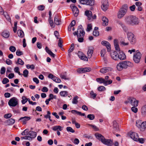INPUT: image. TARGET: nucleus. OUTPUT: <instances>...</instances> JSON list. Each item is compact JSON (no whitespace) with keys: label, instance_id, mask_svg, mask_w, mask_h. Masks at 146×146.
Masks as SVG:
<instances>
[{"label":"nucleus","instance_id":"2","mask_svg":"<svg viewBox=\"0 0 146 146\" xmlns=\"http://www.w3.org/2000/svg\"><path fill=\"white\" fill-rule=\"evenodd\" d=\"M95 136L98 139L105 145L109 146H112L113 145V140L105 139L101 134L96 133L95 134Z\"/></svg>","mask_w":146,"mask_h":146},{"label":"nucleus","instance_id":"11","mask_svg":"<svg viewBox=\"0 0 146 146\" xmlns=\"http://www.w3.org/2000/svg\"><path fill=\"white\" fill-rule=\"evenodd\" d=\"M91 69L90 68H81L77 70V72L79 73H85L90 72Z\"/></svg>","mask_w":146,"mask_h":146},{"label":"nucleus","instance_id":"18","mask_svg":"<svg viewBox=\"0 0 146 146\" xmlns=\"http://www.w3.org/2000/svg\"><path fill=\"white\" fill-rule=\"evenodd\" d=\"M112 69V68L110 67H104L100 70V72L104 74L108 72L111 71Z\"/></svg>","mask_w":146,"mask_h":146},{"label":"nucleus","instance_id":"29","mask_svg":"<svg viewBox=\"0 0 146 146\" xmlns=\"http://www.w3.org/2000/svg\"><path fill=\"white\" fill-rule=\"evenodd\" d=\"M45 50L46 52L48 53L53 58H54L55 54H54L46 46L45 48Z\"/></svg>","mask_w":146,"mask_h":146},{"label":"nucleus","instance_id":"36","mask_svg":"<svg viewBox=\"0 0 146 146\" xmlns=\"http://www.w3.org/2000/svg\"><path fill=\"white\" fill-rule=\"evenodd\" d=\"M15 119L12 118L9 119L7 121V123L10 125H13L15 123Z\"/></svg>","mask_w":146,"mask_h":146},{"label":"nucleus","instance_id":"39","mask_svg":"<svg viewBox=\"0 0 146 146\" xmlns=\"http://www.w3.org/2000/svg\"><path fill=\"white\" fill-rule=\"evenodd\" d=\"M21 102L23 104H25L30 99L29 98H27L25 96H23Z\"/></svg>","mask_w":146,"mask_h":146},{"label":"nucleus","instance_id":"5","mask_svg":"<svg viewBox=\"0 0 146 146\" xmlns=\"http://www.w3.org/2000/svg\"><path fill=\"white\" fill-rule=\"evenodd\" d=\"M127 36L128 40L131 44H134L136 41L135 36L133 33L131 32H128L127 34Z\"/></svg>","mask_w":146,"mask_h":146},{"label":"nucleus","instance_id":"22","mask_svg":"<svg viewBox=\"0 0 146 146\" xmlns=\"http://www.w3.org/2000/svg\"><path fill=\"white\" fill-rule=\"evenodd\" d=\"M114 45L115 49L117 51L120 52V49L119 47L117 40L115 39L114 41Z\"/></svg>","mask_w":146,"mask_h":146},{"label":"nucleus","instance_id":"10","mask_svg":"<svg viewBox=\"0 0 146 146\" xmlns=\"http://www.w3.org/2000/svg\"><path fill=\"white\" fill-rule=\"evenodd\" d=\"M121 63L123 69L126 68L128 67H132L133 66V63L128 61H123Z\"/></svg>","mask_w":146,"mask_h":146},{"label":"nucleus","instance_id":"58","mask_svg":"<svg viewBox=\"0 0 146 146\" xmlns=\"http://www.w3.org/2000/svg\"><path fill=\"white\" fill-rule=\"evenodd\" d=\"M12 115L11 113H8L5 114L4 115V117L6 119H8L11 117Z\"/></svg>","mask_w":146,"mask_h":146},{"label":"nucleus","instance_id":"61","mask_svg":"<svg viewBox=\"0 0 146 146\" xmlns=\"http://www.w3.org/2000/svg\"><path fill=\"white\" fill-rule=\"evenodd\" d=\"M6 63L8 65H10L12 64V61L9 59H7L6 60Z\"/></svg>","mask_w":146,"mask_h":146},{"label":"nucleus","instance_id":"44","mask_svg":"<svg viewBox=\"0 0 146 146\" xmlns=\"http://www.w3.org/2000/svg\"><path fill=\"white\" fill-rule=\"evenodd\" d=\"M96 80L100 84L102 83H103L104 84V79L102 78H97L96 79Z\"/></svg>","mask_w":146,"mask_h":146},{"label":"nucleus","instance_id":"26","mask_svg":"<svg viewBox=\"0 0 146 146\" xmlns=\"http://www.w3.org/2000/svg\"><path fill=\"white\" fill-rule=\"evenodd\" d=\"M85 15L87 17L88 20H90L91 19V17L92 15V14L91 11L87 10L85 11Z\"/></svg>","mask_w":146,"mask_h":146},{"label":"nucleus","instance_id":"51","mask_svg":"<svg viewBox=\"0 0 146 146\" xmlns=\"http://www.w3.org/2000/svg\"><path fill=\"white\" fill-rule=\"evenodd\" d=\"M28 74L29 71L27 69L25 70L23 72V75L25 77H27L28 76Z\"/></svg>","mask_w":146,"mask_h":146},{"label":"nucleus","instance_id":"12","mask_svg":"<svg viewBox=\"0 0 146 146\" xmlns=\"http://www.w3.org/2000/svg\"><path fill=\"white\" fill-rule=\"evenodd\" d=\"M108 3L107 0H104L102 2V5L101 6L102 9L104 11L107 10L108 8Z\"/></svg>","mask_w":146,"mask_h":146},{"label":"nucleus","instance_id":"1","mask_svg":"<svg viewBox=\"0 0 146 146\" xmlns=\"http://www.w3.org/2000/svg\"><path fill=\"white\" fill-rule=\"evenodd\" d=\"M139 21L138 18L132 15L126 17L125 19V22L127 24L132 26L138 25Z\"/></svg>","mask_w":146,"mask_h":146},{"label":"nucleus","instance_id":"34","mask_svg":"<svg viewBox=\"0 0 146 146\" xmlns=\"http://www.w3.org/2000/svg\"><path fill=\"white\" fill-rule=\"evenodd\" d=\"M117 70L119 71H121L123 69V65L121 62H119L117 65Z\"/></svg>","mask_w":146,"mask_h":146},{"label":"nucleus","instance_id":"48","mask_svg":"<svg viewBox=\"0 0 146 146\" xmlns=\"http://www.w3.org/2000/svg\"><path fill=\"white\" fill-rule=\"evenodd\" d=\"M98 89L99 91H103L106 90V88L103 86H100L98 87Z\"/></svg>","mask_w":146,"mask_h":146},{"label":"nucleus","instance_id":"30","mask_svg":"<svg viewBox=\"0 0 146 146\" xmlns=\"http://www.w3.org/2000/svg\"><path fill=\"white\" fill-rule=\"evenodd\" d=\"M102 21H103V25L104 26H107L108 25V20L105 17H103L102 18Z\"/></svg>","mask_w":146,"mask_h":146},{"label":"nucleus","instance_id":"19","mask_svg":"<svg viewBox=\"0 0 146 146\" xmlns=\"http://www.w3.org/2000/svg\"><path fill=\"white\" fill-rule=\"evenodd\" d=\"M79 57L81 60L84 61H87L88 58H87L83 53L81 52H79L78 54Z\"/></svg>","mask_w":146,"mask_h":146},{"label":"nucleus","instance_id":"57","mask_svg":"<svg viewBox=\"0 0 146 146\" xmlns=\"http://www.w3.org/2000/svg\"><path fill=\"white\" fill-rule=\"evenodd\" d=\"M23 54V52L19 50H17L16 52V54L17 56H20L22 55Z\"/></svg>","mask_w":146,"mask_h":146},{"label":"nucleus","instance_id":"59","mask_svg":"<svg viewBox=\"0 0 146 146\" xmlns=\"http://www.w3.org/2000/svg\"><path fill=\"white\" fill-rule=\"evenodd\" d=\"M99 32L98 30L94 31L93 32V35L95 36H98L99 35Z\"/></svg>","mask_w":146,"mask_h":146},{"label":"nucleus","instance_id":"7","mask_svg":"<svg viewBox=\"0 0 146 146\" xmlns=\"http://www.w3.org/2000/svg\"><path fill=\"white\" fill-rule=\"evenodd\" d=\"M136 124L137 126L139 127L141 131H143L146 128V121L142 123L141 121H137Z\"/></svg>","mask_w":146,"mask_h":146},{"label":"nucleus","instance_id":"32","mask_svg":"<svg viewBox=\"0 0 146 146\" xmlns=\"http://www.w3.org/2000/svg\"><path fill=\"white\" fill-rule=\"evenodd\" d=\"M74 44H72L69 49L68 50V55L69 56H70V53L72 52L74 49Z\"/></svg>","mask_w":146,"mask_h":146},{"label":"nucleus","instance_id":"64","mask_svg":"<svg viewBox=\"0 0 146 146\" xmlns=\"http://www.w3.org/2000/svg\"><path fill=\"white\" fill-rule=\"evenodd\" d=\"M121 45H122L123 46H126L129 44L128 42H125L124 41H122L120 42Z\"/></svg>","mask_w":146,"mask_h":146},{"label":"nucleus","instance_id":"13","mask_svg":"<svg viewBox=\"0 0 146 146\" xmlns=\"http://www.w3.org/2000/svg\"><path fill=\"white\" fill-rule=\"evenodd\" d=\"M36 133L33 131H30L28 134V136L29 137V140H31L35 138L36 136Z\"/></svg>","mask_w":146,"mask_h":146},{"label":"nucleus","instance_id":"38","mask_svg":"<svg viewBox=\"0 0 146 146\" xmlns=\"http://www.w3.org/2000/svg\"><path fill=\"white\" fill-rule=\"evenodd\" d=\"M87 5L92 6L94 4V0H87Z\"/></svg>","mask_w":146,"mask_h":146},{"label":"nucleus","instance_id":"49","mask_svg":"<svg viewBox=\"0 0 146 146\" xmlns=\"http://www.w3.org/2000/svg\"><path fill=\"white\" fill-rule=\"evenodd\" d=\"M29 132V129H26L22 133L21 135H24L27 134L28 135Z\"/></svg>","mask_w":146,"mask_h":146},{"label":"nucleus","instance_id":"20","mask_svg":"<svg viewBox=\"0 0 146 146\" xmlns=\"http://www.w3.org/2000/svg\"><path fill=\"white\" fill-rule=\"evenodd\" d=\"M118 59L120 60H124L126 58V56L125 54L122 51L119 52L118 54Z\"/></svg>","mask_w":146,"mask_h":146},{"label":"nucleus","instance_id":"31","mask_svg":"<svg viewBox=\"0 0 146 146\" xmlns=\"http://www.w3.org/2000/svg\"><path fill=\"white\" fill-rule=\"evenodd\" d=\"M2 35L4 37L7 38L9 37L10 34L9 32L4 31L2 33Z\"/></svg>","mask_w":146,"mask_h":146},{"label":"nucleus","instance_id":"63","mask_svg":"<svg viewBox=\"0 0 146 146\" xmlns=\"http://www.w3.org/2000/svg\"><path fill=\"white\" fill-rule=\"evenodd\" d=\"M135 107H133L131 108V110L132 111L135 113H136L137 112L138 109L137 108H135Z\"/></svg>","mask_w":146,"mask_h":146},{"label":"nucleus","instance_id":"8","mask_svg":"<svg viewBox=\"0 0 146 146\" xmlns=\"http://www.w3.org/2000/svg\"><path fill=\"white\" fill-rule=\"evenodd\" d=\"M141 57V53L139 51L136 52L133 56L134 61L137 63H139L140 61Z\"/></svg>","mask_w":146,"mask_h":146},{"label":"nucleus","instance_id":"33","mask_svg":"<svg viewBox=\"0 0 146 146\" xmlns=\"http://www.w3.org/2000/svg\"><path fill=\"white\" fill-rule=\"evenodd\" d=\"M17 34L19 37L23 38L24 36L23 32L21 30H18L17 31Z\"/></svg>","mask_w":146,"mask_h":146},{"label":"nucleus","instance_id":"15","mask_svg":"<svg viewBox=\"0 0 146 146\" xmlns=\"http://www.w3.org/2000/svg\"><path fill=\"white\" fill-rule=\"evenodd\" d=\"M72 10L74 16L76 17L78 16L79 13V11L78 9L75 6H70Z\"/></svg>","mask_w":146,"mask_h":146},{"label":"nucleus","instance_id":"52","mask_svg":"<svg viewBox=\"0 0 146 146\" xmlns=\"http://www.w3.org/2000/svg\"><path fill=\"white\" fill-rule=\"evenodd\" d=\"M53 80L57 83H60L61 82V80L60 78L56 76L55 77H54Z\"/></svg>","mask_w":146,"mask_h":146},{"label":"nucleus","instance_id":"16","mask_svg":"<svg viewBox=\"0 0 146 146\" xmlns=\"http://www.w3.org/2000/svg\"><path fill=\"white\" fill-rule=\"evenodd\" d=\"M101 44L106 47L108 52H109L110 51L111 45L108 42L105 40L103 41L102 42Z\"/></svg>","mask_w":146,"mask_h":146},{"label":"nucleus","instance_id":"62","mask_svg":"<svg viewBox=\"0 0 146 146\" xmlns=\"http://www.w3.org/2000/svg\"><path fill=\"white\" fill-rule=\"evenodd\" d=\"M44 9V6L43 5H40L38 7V9L40 11H42Z\"/></svg>","mask_w":146,"mask_h":146},{"label":"nucleus","instance_id":"3","mask_svg":"<svg viewBox=\"0 0 146 146\" xmlns=\"http://www.w3.org/2000/svg\"><path fill=\"white\" fill-rule=\"evenodd\" d=\"M128 9V6L127 5H124L122 8L119 11L117 15L118 18L121 19L126 14Z\"/></svg>","mask_w":146,"mask_h":146},{"label":"nucleus","instance_id":"47","mask_svg":"<svg viewBox=\"0 0 146 146\" xmlns=\"http://www.w3.org/2000/svg\"><path fill=\"white\" fill-rule=\"evenodd\" d=\"M66 130L68 132H70L73 133L75 132V131L71 127H68L66 128Z\"/></svg>","mask_w":146,"mask_h":146},{"label":"nucleus","instance_id":"55","mask_svg":"<svg viewBox=\"0 0 146 146\" xmlns=\"http://www.w3.org/2000/svg\"><path fill=\"white\" fill-rule=\"evenodd\" d=\"M141 112L143 113H146V105L143 106L141 108Z\"/></svg>","mask_w":146,"mask_h":146},{"label":"nucleus","instance_id":"6","mask_svg":"<svg viewBox=\"0 0 146 146\" xmlns=\"http://www.w3.org/2000/svg\"><path fill=\"white\" fill-rule=\"evenodd\" d=\"M8 104L10 107H15L18 105V100L17 98L13 97L9 100Z\"/></svg>","mask_w":146,"mask_h":146},{"label":"nucleus","instance_id":"54","mask_svg":"<svg viewBox=\"0 0 146 146\" xmlns=\"http://www.w3.org/2000/svg\"><path fill=\"white\" fill-rule=\"evenodd\" d=\"M88 125L93 128L96 131H98L99 130L98 128L95 125L90 124H88Z\"/></svg>","mask_w":146,"mask_h":146},{"label":"nucleus","instance_id":"46","mask_svg":"<svg viewBox=\"0 0 146 146\" xmlns=\"http://www.w3.org/2000/svg\"><path fill=\"white\" fill-rule=\"evenodd\" d=\"M92 25L91 24H88L87 26L86 31L88 32H89L92 29Z\"/></svg>","mask_w":146,"mask_h":146},{"label":"nucleus","instance_id":"14","mask_svg":"<svg viewBox=\"0 0 146 146\" xmlns=\"http://www.w3.org/2000/svg\"><path fill=\"white\" fill-rule=\"evenodd\" d=\"M30 119L31 117H30L25 116L20 118L19 120V121H21L23 124H26L27 121L30 120Z\"/></svg>","mask_w":146,"mask_h":146},{"label":"nucleus","instance_id":"50","mask_svg":"<svg viewBox=\"0 0 146 146\" xmlns=\"http://www.w3.org/2000/svg\"><path fill=\"white\" fill-rule=\"evenodd\" d=\"M9 50L12 52H14L16 50L15 47L13 46H11L9 48Z\"/></svg>","mask_w":146,"mask_h":146},{"label":"nucleus","instance_id":"45","mask_svg":"<svg viewBox=\"0 0 146 146\" xmlns=\"http://www.w3.org/2000/svg\"><path fill=\"white\" fill-rule=\"evenodd\" d=\"M87 117L90 120H93L95 118V116L94 114H90L87 115Z\"/></svg>","mask_w":146,"mask_h":146},{"label":"nucleus","instance_id":"40","mask_svg":"<svg viewBox=\"0 0 146 146\" xmlns=\"http://www.w3.org/2000/svg\"><path fill=\"white\" fill-rule=\"evenodd\" d=\"M68 92L66 91H61L60 93V95L62 97H65L67 95Z\"/></svg>","mask_w":146,"mask_h":146},{"label":"nucleus","instance_id":"42","mask_svg":"<svg viewBox=\"0 0 146 146\" xmlns=\"http://www.w3.org/2000/svg\"><path fill=\"white\" fill-rule=\"evenodd\" d=\"M48 21L50 26L52 28H54L55 27L53 20H52L51 18H49Z\"/></svg>","mask_w":146,"mask_h":146},{"label":"nucleus","instance_id":"24","mask_svg":"<svg viewBox=\"0 0 146 146\" xmlns=\"http://www.w3.org/2000/svg\"><path fill=\"white\" fill-rule=\"evenodd\" d=\"M113 133L115 131H117L119 130V126L117 123L116 121H114L113 122Z\"/></svg>","mask_w":146,"mask_h":146},{"label":"nucleus","instance_id":"37","mask_svg":"<svg viewBox=\"0 0 146 146\" xmlns=\"http://www.w3.org/2000/svg\"><path fill=\"white\" fill-rule=\"evenodd\" d=\"M90 95L91 98L94 99L97 96V94L94 93V91L92 90L90 92Z\"/></svg>","mask_w":146,"mask_h":146},{"label":"nucleus","instance_id":"4","mask_svg":"<svg viewBox=\"0 0 146 146\" xmlns=\"http://www.w3.org/2000/svg\"><path fill=\"white\" fill-rule=\"evenodd\" d=\"M125 103L126 104H129L134 107H137L138 104V101L133 98H128L127 100L125 101Z\"/></svg>","mask_w":146,"mask_h":146},{"label":"nucleus","instance_id":"21","mask_svg":"<svg viewBox=\"0 0 146 146\" xmlns=\"http://www.w3.org/2000/svg\"><path fill=\"white\" fill-rule=\"evenodd\" d=\"M93 48L92 47H89L88 50L87 52L88 57V58H90L91 57L93 53Z\"/></svg>","mask_w":146,"mask_h":146},{"label":"nucleus","instance_id":"35","mask_svg":"<svg viewBox=\"0 0 146 146\" xmlns=\"http://www.w3.org/2000/svg\"><path fill=\"white\" fill-rule=\"evenodd\" d=\"M15 63L16 64L21 65H23L24 64V62L20 58L18 59L17 61Z\"/></svg>","mask_w":146,"mask_h":146},{"label":"nucleus","instance_id":"43","mask_svg":"<svg viewBox=\"0 0 146 146\" xmlns=\"http://www.w3.org/2000/svg\"><path fill=\"white\" fill-rule=\"evenodd\" d=\"M112 81L111 80H106L104 79V84L105 85H107L108 84H110L112 83Z\"/></svg>","mask_w":146,"mask_h":146},{"label":"nucleus","instance_id":"17","mask_svg":"<svg viewBox=\"0 0 146 146\" xmlns=\"http://www.w3.org/2000/svg\"><path fill=\"white\" fill-rule=\"evenodd\" d=\"M131 138L134 141H137L138 139L139 136L138 134L135 132H133L130 135Z\"/></svg>","mask_w":146,"mask_h":146},{"label":"nucleus","instance_id":"28","mask_svg":"<svg viewBox=\"0 0 146 146\" xmlns=\"http://www.w3.org/2000/svg\"><path fill=\"white\" fill-rule=\"evenodd\" d=\"M71 113L74 114H77L80 116H85V114L84 113H82L81 112L75 110H72L71 111Z\"/></svg>","mask_w":146,"mask_h":146},{"label":"nucleus","instance_id":"9","mask_svg":"<svg viewBox=\"0 0 146 146\" xmlns=\"http://www.w3.org/2000/svg\"><path fill=\"white\" fill-rule=\"evenodd\" d=\"M77 31L78 32L77 37H84L85 33L81 25L78 27Z\"/></svg>","mask_w":146,"mask_h":146},{"label":"nucleus","instance_id":"27","mask_svg":"<svg viewBox=\"0 0 146 146\" xmlns=\"http://www.w3.org/2000/svg\"><path fill=\"white\" fill-rule=\"evenodd\" d=\"M53 130L54 131H62L63 129V127L60 125H57L53 126L52 127Z\"/></svg>","mask_w":146,"mask_h":146},{"label":"nucleus","instance_id":"56","mask_svg":"<svg viewBox=\"0 0 146 146\" xmlns=\"http://www.w3.org/2000/svg\"><path fill=\"white\" fill-rule=\"evenodd\" d=\"M6 69L5 67H2L0 70V73L1 74H4L5 72Z\"/></svg>","mask_w":146,"mask_h":146},{"label":"nucleus","instance_id":"60","mask_svg":"<svg viewBox=\"0 0 146 146\" xmlns=\"http://www.w3.org/2000/svg\"><path fill=\"white\" fill-rule=\"evenodd\" d=\"M9 81V80L7 78H5L3 79L2 82L3 84H5L8 82Z\"/></svg>","mask_w":146,"mask_h":146},{"label":"nucleus","instance_id":"23","mask_svg":"<svg viewBox=\"0 0 146 146\" xmlns=\"http://www.w3.org/2000/svg\"><path fill=\"white\" fill-rule=\"evenodd\" d=\"M111 58L114 60H118V54L117 52L115 51L113 52H111Z\"/></svg>","mask_w":146,"mask_h":146},{"label":"nucleus","instance_id":"41","mask_svg":"<svg viewBox=\"0 0 146 146\" xmlns=\"http://www.w3.org/2000/svg\"><path fill=\"white\" fill-rule=\"evenodd\" d=\"M78 97L77 96H75L73 98L72 101V103L74 104H76L78 102L77 100Z\"/></svg>","mask_w":146,"mask_h":146},{"label":"nucleus","instance_id":"25","mask_svg":"<svg viewBox=\"0 0 146 146\" xmlns=\"http://www.w3.org/2000/svg\"><path fill=\"white\" fill-rule=\"evenodd\" d=\"M54 22L56 25H59L61 24V20L58 16H56L54 18Z\"/></svg>","mask_w":146,"mask_h":146},{"label":"nucleus","instance_id":"53","mask_svg":"<svg viewBox=\"0 0 146 146\" xmlns=\"http://www.w3.org/2000/svg\"><path fill=\"white\" fill-rule=\"evenodd\" d=\"M26 67L27 69L31 68L32 70H34L35 69V66L33 64L30 65L29 64L26 66Z\"/></svg>","mask_w":146,"mask_h":146}]
</instances>
